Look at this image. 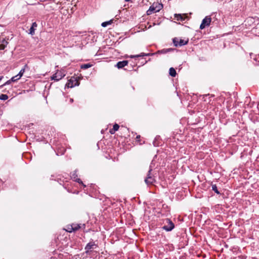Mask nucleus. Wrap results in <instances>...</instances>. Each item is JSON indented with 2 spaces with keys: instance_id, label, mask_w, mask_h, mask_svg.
<instances>
[{
  "instance_id": "6ab92c4d",
  "label": "nucleus",
  "mask_w": 259,
  "mask_h": 259,
  "mask_svg": "<svg viewBox=\"0 0 259 259\" xmlns=\"http://www.w3.org/2000/svg\"><path fill=\"white\" fill-rule=\"evenodd\" d=\"M92 66L90 64H84L81 66V68L83 69H88Z\"/></svg>"
},
{
  "instance_id": "f3484780",
  "label": "nucleus",
  "mask_w": 259,
  "mask_h": 259,
  "mask_svg": "<svg viewBox=\"0 0 259 259\" xmlns=\"http://www.w3.org/2000/svg\"><path fill=\"white\" fill-rule=\"evenodd\" d=\"M155 7L156 9V11H157V12H159L161 9V8H162V5L160 4H156V6H155Z\"/></svg>"
},
{
  "instance_id": "a211bd4d",
  "label": "nucleus",
  "mask_w": 259,
  "mask_h": 259,
  "mask_svg": "<svg viewBox=\"0 0 259 259\" xmlns=\"http://www.w3.org/2000/svg\"><path fill=\"white\" fill-rule=\"evenodd\" d=\"M27 67V65H25L24 67L23 68H22L19 72V73L18 74V75L20 77H21L22 76V75H23L24 72H25V68Z\"/></svg>"
},
{
  "instance_id": "5701e85b",
  "label": "nucleus",
  "mask_w": 259,
  "mask_h": 259,
  "mask_svg": "<svg viewBox=\"0 0 259 259\" xmlns=\"http://www.w3.org/2000/svg\"><path fill=\"white\" fill-rule=\"evenodd\" d=\"M119 126L118 125V124L115 123L113 127V131H115V132L117 131L119 129Z\"/></svg>"
},
{
  "instance_id": "cd10ccee",
  "label": "nucleus",
  "mask_w": 259,
  "mask_h": 259,
  "mask_svg": "<svg viewBox=\"0 0 259 259\" xmlns=\"http://www.w3.org/2000/svg\"><path fill=\"white\" fill-rule=\"evenodd\" d=\"M73 99H70V102H71V103H72V102H73Z\"/></svg>"
},
{
  "instance_id": "9b49d317",
  "label": "nucleus",
  "mask_w": 259,
  "mask_h": 259,
  "mask_svg": "<svg viewBox=\"0 0 259 259\" xmlns=\"http://www.w3.org/2000/svg\"><path fill=\"white\" fill-rule=\"evenodd\" d=\"M156 12H157V11H156L155 7L154 6V5L153 4V5L150 6L149 10L147 11V14L148 15H149Z\"/></svg>"
},
{
  "instance_id": "c756f323",
  "label": "nucleus",
  "mask_w": 259,
  "mask_h": 259,
  "mask_svg": "<svg viewBox=\"0 0 259 259\" xmlns=\"http://www.w3.org/2000/svg\"><path fill=\"white\" fill-rule=\"evenodd\" d=\"M3 76H0V81L2 80Z\"/></svg>"
},
{
  "instance_id": "dca6fc26",
  "label": "nucleus",
  "mask_w": 259,
  "mask_h": 259,
  "mask_svg": "<svg viewBox=\"0 0 259 259\" xmlns=\"http://www.w3.org/2000/svg\"><path fill=\"white\" fill-rule=\"evenodd\" d=\"M172 51V49H163V50H160V51H158L157 52V53H163V54H165V53H167L168 52H169L170 51Z\"/></svg>"
},
{
  "instance_id": "2f4dec72",
  "label": "nucleus",
  "mask_w": 259,
  "mask_h": 259,
  "mask_svg": "<svg viewBox=\"0 0 259 259\" xmlns=\"http://www.w3.org/2000/svg\"><path fill=\"white\" fill-rule=\"evenodd\" d=\"M147 63V61H145V63H143V64H145V63Z\"/></svg>"
},
{
  "instance_id": "423d86ee",
  "label": "nucleus",
  "mask_w": 259,
  "mask_h": 259,
  "mask_svg": "<svg viewBox=\"0 0 259 259\" xmlns=\"http://www.w3.org/2000/svg\"><path fill=\"white\" fill-rule=\"evenodd\" d=\"M97 245L93 242H91L88 243L85 247V249L86 250V252L88 253L92 249L95 248Z\"/></svg>"
},
{
  "instance_id": "20e7f679",
  "label": "nucleus",
  "mask_w": 259,
  "mask_h": 259,
  "mask_svg": "<svg viewBox=\"0 0 259 259\" xmlns=\"http://www.w3.org/2000/svg\"><path fill=\"white\" fill-rule=\"evenodd\" d=\"M211 21V17L209 16H206L202 20V23L200 26V28L201 29H203L206 27L209 26Z\"/></svg>"
},
{
  "instance_id": "c85d7f7f",
  "label": "nucleus",
  "mask_w": 259,
  "mask_h": 259,
  "mask_svg": "<svg viewBox=\"0 0 259 259\" xmlns=\"http://www.w3.org/2000/svg\"><path fill=\"white\" fill-rule=\"evenodd\" d=\"M125 2H131L132 0H124Z\"/></svg>"
},
{
  "instance_id": "6e6552de",
  "label": "nucleus",
  "mask_w": 259,
  "mask_h": 259,
  "mask_svg": "<svg viewBox=\"0 0 259 259\" xmlns=\"http://www.w3.org/2000/svg\"><path fill=\"white\" fill-rule=\"evenodd\" d=\"M128 64V61L126 60H124L122 61L118 62L116 65L115 66L117 67L118 69L122 68L123 67L126 66Z\"/></svg>"
},
{
  "instance_id": "4be33fe9",
  "label": "nucleus",
  "mask_w": 259,
  "mask_h": 259,
  "mask_svg": "<svg viewBox=\"0 0 259 259\" xmlns=\"http://www.w3.org/2000/svg\"><path fill=\"white\" fill-rule=\"evenodd\" d=\"M212 190L214 191L217 194H219L220 193L218 191L217 187L216 185H212Z\"/></svg>"
},
{
  "instance_id": "a878e982",
  "label": "nucleus",
  "mask_w": 259,
  "mask_h": 259,
  "mask_svg": "<svg viewBox=\"0 0 259 259\" xmlns=\"http://www.w3.org/2000/svg\"><path fill=\"white\" fill-rule=\"evenodd\" d=\"M109 132H110V133L111 134H114L115 133V131H113V128H112V129H110V130Z\"/></svg>"
},
{
  "instance_id": "f03ea898",
  "label": "nucleus",
  "mask_w": 259,
  "mask_h": 259,
  "mask_svg": "<svg viewBox=\"0 0 259 259\" xmlns=\"http://www.w3.org/2000/svg\"><path fill=\"white\" fill-rule=\"evenodd\" d=\"M164 225L162 227L163 229L166 231H171L175 227L174 223L168 219L164 221Z\"/></svg>"
},
{
  "instance_id": "9d476101",
  "label": "nucleus",
  "mask_w": 259,
  "mask_h": 259,
  "mask_svg": "<svg viewBox=\"0 0 259 259\" xmlns=\"http://www.w3.org/2000/svg\"><path fill=\"white\" fill-rule=\"evenodd\" d=\"M153 55V54H151V53H147V54H146V53H141L139 55H131V56H129V57L131 58H138V57H140L152 56Z\"/></svg>"
},
{
  "instance_id": "b1692460",
  "label": "nucleus",
  "mask_w": 259,
  "mask_h": 259,
  "mask_svg": "<svg viewBox=\"0 0 259 259\" xmlns=\"http://www.w3.org/2000/svg\"><path fill=\"white\" fill-rule=\"evenodd\" d=\"M79 228H80V226L79 225H76L75 226H74V227H72V230L73 231H75V230H78Z\"/></svg>"
},
{
  "instance_id": "f8f14e48",
  "label": "nucleus",
  "mask_w": 259,
  "mask_h": 259,
  "mask_svg": "<svg viewBox=\"0 0 259 259\" xmlns=\"http://www.w3.org/2000/svg\"><path fill=\"white\" fill-rule=\"evenodd\" d=\"M37 25L36 22H33L32 24L31 28L29 29L30 32L29 33L31 35H33L34 34V31L35 28L37 27Z\"/></svg>"
},
{
  "instance_id": "7c9ffc66",
  "label": "nucleus",
  "mask_w": 259,
  "mask_h": 259,
  "mask_svg": "<svg viewBox=\"0 0 259 259\" xmlns=\"http://www.w3.org/2000/svg\"><path fill=\"white\" fill-rule=\"evenodd\" d=\"M140 138V136H138L137 137V138Z\"/></svg>"
},
{
  "instance_id": "4468645a",
  "label": "nucleus",
  "mask_w": 259,
  "mask_h": 259,
  "mask_svg": "<svg viewBox=\"0 0 259 259\" xmlns=\"http://www.w3.org/2000/svg\"><path fill=\"white\" fill-rule=\"evenodd\" d=\"M169 74L170 76H171L172 77L176 76V71L175 69L172 67L170 68L169 70Z\"/></svg>"
},
{
  "instance_id": "bb28decb",
  "label": "nucleus",
  "mask_w": 259,
  "mask_h": 259,
  "mask_svg": "<svg viewBox=\"0 0 259 259\" xmlns=\"http://www.w3.org/2000/svg\"><path fill=\"white\" fill-rule=\"evenodd\" d=\"M78 183H82L80 179H78L77 181Z\"/></svg>"
},
{
  "instance_id": "2eb2a0df",
  "label": "nucleus",
  "mask_w": 259,
  "mask_h": 259,
  "mask_svg": "<svg viewBox=\"0 0 259 259\" xmlns=\"http://www.w3.org/2000/svg\"><path fill=\"white\" fill-rule=\"evenodd\" d=\"M112 22H113L112 20H110L108 21L104 22L102 23L101 26L103 27H105L107 26L108 25L111 24Z\"/></svg>"
},
{
  "instance_id": "f257e3e1",
  "label": "nucleus",
  "mask_w": 259,
  "mask_h": 259,
  "mask_svg": "<svg viewBox=\"0 0 259 259\" xmlns=\"http://www.w3.org/2000/svg\"><path fill=\"white\" fill-rule=\"evenodd\" d=\"M153 163H151L149 166V169L148 170L147 176L145 179V182L147 185H152L155 182V180L154 177L153 175L152 174V171L153 170Z\"/></svg>"
},
{
  "instance_id": "412c9836",
  "label": "nucleus",
  "mask_w": 259,
  "mask_h": 259,
  "mask_svg": "<svg viewBox=\"0 0 259 259\" xmlns=\"http://www.w3.org/2000/svg\"><path fill=\"white\" fill-rule=\"evenodd\" d=\"M21 77L17 74L15 75V76H13L11 78V80L13 82L16 81L17 80H19Z\"/></svg>"
},
{
  "instance_id": "1a4fd4ad",
  "label": "nucleus",
  "mask_w": 259,
  "mask_h": 259,
  "mask_svg": "<svg viewBox=\"0 0 259 259\" xmlns=\"http://www.w3.org/2000/svg\"><path fill=\"white\" fill-rule=\"evenodd\" d=\"M79 85V82L78 80H76L75 79H71L68 83V87L70 88H72L74 86H76Z\"/></svg>"
},
{
  "instance_id": "aec40b11",
  "label": "nucleus",
  "mask_w": 259,
  "mask_h": 259,
  "mask_svg": "<svg viewBox=\"0 0 259 259\" xmlns=\"http://www.w3.org/2000/svg\"><path fill=\"white\" fill-rule=\"evenodd\" d=\"M8 99V96L6 94H1L0 95L1 100H6Z\"/></svg>"
},
{
  "instance_id": "7ed1b4c3",
  "label": "nucleus",
  "mask_w": 259,
  "mask_h": 259,
  "mask_svg": "<svg viewBox=\"0 0 259 259\" xmlns=\"http://www.w3.org/2000/svg\"><path fill=\"white\" fill-rule=\"evenodd\" d=\"M174 46L176 47H181L186 45L188 42V39L185 40L184 39H180L178 37H175L172 39Z\"/></svg>"
},
{
  "instance_id": "393cba45",
  "label": "nucleus",
  "mask_w": 259,
  "mask_h": 259,
  "mask_svg": "<svg viewBox=\"0 0 259 259\" xmlns=\"http://www.w3.org/2000/svg\"><path fill=\"white\" fill-rule=\"evenodd\" d=\"M11 82H13L12 80H11V79L8 80L7 82H6L4 84H3L1 87H3L4 85H6L7 84H9L11 83Z\"/></svg>"
},
{
  "instance_id": "ddd939ff",
  "label": "nucleus",
  "mask_w": 259,
  "mask_h": 259,
  "mask_svg": "<svg viewBox=\"0 0 259 259\" xmlns=\"http://www.w3.org/2000/svg\"><path fill=\"white\" fill-rule=\"evenodd\" d=\"M0 50H3L5 49L8 42L5 39H3V40L2 41H0Z\"/></svg>"
},
{
  "instance_id": "39448f33",
  "label": "nucleus",
  "mask_w": 259,
  "mask_h": 259,
  "mask_svg": "<svg viewBox=\"0 0 259 259\" xmlns=\"http://www.w3.org/2000/svg\"><path fill=\"white\" fill-rule=\"evenodd\" d=\"M65 74L61 71H57L56 73L53 75L51 77L52 80L55 81H59L64 77Z\"/></svg>"
},
{
  "instance_id": "0eeeda50",
  "label": "nucleus",
  "mask_w": 259,
  "mask_h": 259,
  "mask_svg": "<svg viewBox=\"0 0 259 259\" xmlns=\"http://www.w3.org/2000/svg\"><path fill=\"white\" fill-rule=\"evenodd\" d=\"M187 17V16L186 14H175V18L177 21H184Z\"/></svg>"
}]
</instances>
